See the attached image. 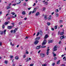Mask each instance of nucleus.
Here are the masks:
<instances>
[{
    "mask_svg": "<svg viewBox=\"0 0 66 66\" xmlns=\"http://www.w3.org/2000/svg\"><path fill=\"white\" fill-rule=\"evenodd\" d=\"M40 57H44L45 56V54L43 53H40Z\"/></svg>",
    "mask_w": 66,
    "mask_h": 66,
    "instance_id": "nucleus-1",
    "label": "nucleus"
},
{
    "mask_svg": "<svg viewBox=\"0 0 66 66\" xmlns=\"http://www.w3.org/2000/svg\"><path fill=\"white\" fill-rule=\"evenodd\" d=\"M47 43V41H46V39H45L43 43H42V45H45Z\"/></svg>",
    "mask_w": 66,
    "mask_h": 66,
    "instance_id": "nucleus-2",
    "label": "nucleus"
},
{
    "mask_svg": "<svg viewBox=\"0 0 66 66\" xmlns=\"http://www.w3.org/2000/svg\"><path fill=\"white\" fill-rule=\"evenodd\" d=\"M57 46H56V45L55 46L54 48L53 51H56V50H57Z\"/></svg>",
    "mask_w": 66,
    "mask_h": 66,
    "instance_id": "nucleus-3",
    "label": "nucleus"
},
{
    "mask_svg": "<svg viewBox=\"0 0 66 66\" xmlns=\"http://www.w3.org/2000/svg\"><path fill=\"white\" fill-rule=\"evenodd\" d=\"M38 42H39L38 40H35V41L34 42V44L35 45H36L38 43Z\"/></svg>",
    "mask_w": 66,
    "mask_h": 66,
    "instance_id": "nucleus-4",
    "label": "nucleus"
},
{
    "mask_svg": "<svg viewBox=\"0 0 66 66\" xmlns=\"http://www.w3.org/2000/svg\"><path fill=\"white\" fill-rule=\"evenodd\" d=\"M65 38L64 37V35H63L62 36L60 37V39L62 40V39H64Z\"/></svg>",
    "mask_w": 66,
    "mask_h": 66,
    "instance_id": "nucleus-5",
    "label": "nucleus"
},
{
    "mask_svg": "<svg viewBox=\"0 0 66 66\" xmlns=\"http://www.w3.org/2000/svg\"><path fill=\"white\" fill-rule=\"evenodd\" d=\"M40 37H37L35 38V40H38L40 39Z\"/></svg>",
    "mask_w": 66,
    "mask_h": 66,
    "instance_id": "nucleus-6",
    "label": "nucleus"
},
{
    "mask_svg": "<svg viewBox=\"0 0 66 66\" xmlns=\"http://www.w3.org/2000/svg\"><path fill=\"white\" fill-rule=\"evenodd\" d=\"M17 30H18V28H15V29L13 31V33H15L16 31H17Z\"/></svg>",
    "mask_w": 66,
    "mask_h": 66,
    "instance_id": "nucleus-7",
    "label": "nucleus"
},
{
    "mask_svg": "<svg viewBox=\"0 0 66 66\" xmlns=\"http://www.w3.org/2000/svg\"><path fill=\"white\" fill-rule=\"evenodd\" d=\"M40 48V45L37 46L36 48L37 49H39Z\"/></svg>",
    "mask_w": 66,
    "mask_h": 66,
    "instance_id": "nucleus-8",
    "label": "nucleus"
},
{
    "mask_svg": "<svg viewBox=\"0 0 66 66\" xmlns=\"http://www.w3.org/2000/svg\"><path fill=\"white\" fill-rule=\"evenodd\" d=\"M36 9L35 8L34 10V11L32 12V13L33 14V13H34V12H36Z\"/></svg>",
    "mask_w": 66,
    "mask_h": 66,
    "instance_id": "nucleus-9",
    "label": "nucleus"
},
{
    "mask_svg": "<svg viewBox=\"0 0 66 66\" xmlns=\"http://www.w3.org/2000/svg\"><path fill=\"white\" fill-rule=\"evenodd\" d=\"M53 42V40H49L48 44H50V43H52Z\"/></svg>",
    "mask_w": 66,
    "mask_h": 66,
    "instance_id": "nucleus-10",
    "label": "nucleus"
},
{
    "mask_svg": "<svg viewBox=\"0 0 66 66\" xmlns=\"http://www.w3.org/2000/svg\"><path fill=\"white\" fill-rule=\"evenodd\" d=\"M12 28V26H8V29H11Z\"/></svg>",
    "mask_w": 66,
    "mask_h": 66,
    "instance_id": "nucleus-11",
    "label": "nucleus"
},
{
    "mask_svg": "<svg viewBox=\"0 0 66 66\" xmlns=\"http://www.w3.org/2000/svg\"><path fill=\"white\" fill-rule=\"evenodd\" d=\"M39 12H37V13L35 15L36 16H38V15H39Z\"/></svg>",
    "mask_w": 66,
    "mask_h": 66,
    "instance_id": "nucleus-12",
    "label": "nucleus"
},
{
    "mask_svg": "<svg viewBox=\"0 0 66 66\" xmlns=\"http://www.w3.org/2000/svg\"><path fill=\"white\" fill-rule=\"evenodd\" d=\"M39 33L40 35H42L43 34V32L41 30L40 31V33Z\"/></svg>",
    "mask_w": 66,
    "mask_h": 66,
    "instance_id": "nucleus-13",
    "label": "nucleus"
},
{
    "mask_svg": "<svg viewBox=\"0 0 66 66\" xmlns=\"http://www.w3.org/2000/svg\"><path fill=\"white\" fill-rule=\"evenodd\" d=\"M48 37V35H46L44 37L45 39H46Z\"/></svg>",
    "mask_w": 66,
    "mask_h": 66,
    "instance_id": "nucleus-14",
    "label": "nucleus"
},
{
    "mask_svg": "<svg viewBox=\"0 0 66 66\" xmlns=\"http://www.w3.org/2000/svg\"><path fill=\"white\" fill-rule=\"evenodd\" d=\"M60 60H59L57 62V63H56L57 64H60Z\"/></svg>",
    "mask_w": 66,
    "mask_h": 66,
    "instance_id": "nucleus-15",
    "label": "nucleus"
},
{
    "mask_svg": "<svg viewBox=\"0 0 66 66\" xmlns=\"http://www.w3.org/2000/svg\"><path fill=\"white\" fill-rule=\"evenodd\" d=\"M22 15H25L26 14V12L25 11H23L22 13Z\"/></svg>",
    "mask_w": 66,
    "mask_h": 66,
    "instance_id": "nucleus-16",
    "label": "nucleus"
},
{
    "mask_svg": "<svg viewBox=\"0 0 66 66\" xmlns=\"http://www.w3.org/2000/svg\"><path fill=\"white\" fill-rule=\"evenodd\" d=\"M44 18L45 20H46L47 19V15H45Z\"/></svg>",
    "mask_w": 66,
    "mask_h": 66,
    "instance_id": "nucleus-17",
    "label": "nucleus"
},
{
    "mask_svg": "<svg viewBox=\"0 0 66 66\" xmlns=\"http://www.w3.org/2000/svg\"><path fill=\"white\" fill-rule=\"evenodd\" d=\"M15 59L16 60H18V59H19V57H18V56H16L15 57Z\"/></svg>",
    "mask_w": 66,
    "mask_h": 66,
    "instance_id": "nucleus-18",
    "label": "nucleus"
},
{
    "mask_svg": "<svg viewBox=\"0 0 66 66\" xmlns=\"http://www.w3.org/2000/svg\"><path fill=\"white\" fill-rule=\"evenodd\" d=\"M62 22H63V21L62 20H61L59 21V23H62Z\"/></svg>",
    "mask_w": 66,
    "mask_h": 66,
    "instance_id": "nucleus-19",
    "label": "nucleus"
},
{
    "mask_svg": "<svg viewBox=\"0 0 66 66\" xmlns=\"http://www.w3.org/2000/svg\"><path fill=\"white\" fill-rule=\"evenodd\" d=\"M45 4L46 5H47L48 4V2H45Z\"/></svg>",
    "mask_w": 66,
    "mask_h": 66,
    "instance_id": "nucleus-20",
    "label": "nucleus"
},
{
    "mask_svg": "<svg viewBox=\"0 0 66 66\" xmlns=\"http://www.w3.org/2000/svg\"><path fill=\"white\" fill-rule=\"evenodd\" d=\"M64 34V32H61L60 33V35H63Z\"/></svg>",
    "mask_w": 66,
    "mask_h": 66,
    "instance_id": "nucleus-21",
    "label": "nucleus"
},
{
    "mask_svg": "<svg viewBox=\"0 0 66 66\" xmlns=\"http://www.w3.org/2000/svg\"><path fill=\"white\" fill-rule=\"evenodd\" d=\"M26 54L25 53L24 54V55L23 56V57L24 58H25V57H26Z\"/></svg>",
    "mask_w": 66,
    "mask_h": 66,
    "instance_id": "nucleus-22",
    "label": "nucleus"
},
{
    "mask_svg": "<svg viewBox=\"0 0 66 66\" xmlns=\"http://www.w3.org/2000/svg\"><path fill=\"white\" fill-rule=\"evenodd\" d=\"M5 25H3V26H2V27L3 29H4V28H5Z\"/></svg>",
    "mask_w": 66,
    "mask_h": 66,
    "instance_id": "nucleus-23",
    "label": "nucleus"
},
{
    "mask_svg": "<svg viewBox=\"0 0 66 66\" xmlns=\"http://www.w3.org/2000/svg\"><path fill=\"white\" fill-rule=\"evenodd\" d=\"M57 26H55L54 27V29H57Z\"/></svg>",
    "mask_w": 66,
    "mask_h": 66,
    "instance_id": "nucleus-24",
    "label": "nucleus"
},
{
    "mask_svg": "<svg viewBox=\"0 0 66 66\" xmlns=\"http://www.w3.org/2000/svg\"><path fill=\"white\" fill-rule=\"evenodd\" d=\"M46 46H42L41 47L42 48H46Z\"/></svg>",
    "mask_w": 66,
    "mask_h": 66,
    "instance_id": "nucleus-25",
    "label": "nucleus"
},
{
    "mask_svg": "<svg viewBox=\"0 0 66 66\" xmlns=\"http://www.w3.org/2000/svg\"><path fill=\"white\" fill-rule=\"evenodd\" d=\"M39 32H38L37 33V34L36 35V36H38V35H39Z\"/></svg>",
    "mask_w": 66,
    "mask_h": 66,
    "instance_id": "nucleus-26",
    "label": "nucleus"
},
{
    "mask_svg": "<svg viewBox=\"0 0 66 66\" xmlns=\"http://www.w3.org/2000/svg\"><path fill=\"white\" fill-rule=\"evenodd\" d=\"M47 66V64H42V66Z\"/></svg>",
    "mask_w": 66,
    "mask_h": 66,
    "instance_id": "nucleus-27",
    "label": "nucleus"
},
{
    "mask_svg": "<svg viewBox=\"0 0 66 66\" xmlns=\"http://www.w3.org/2000/svg\"><path fill=\"white\" fill-rule=\"evenodd\" d=\"M47 24L48 26H50V22H47Z\"/></svg>",
    "mask_w": 66,
    "mask_h": 66,
    "instance_id": "nucleus-28",
    "label": "nucleus"
},
{
    "mask_svg": "<svg viewBox=\"0 0 66 66\" xmlns=\"http://www.w3.org/2000/svg\"><path fill=\"white\" fill-rule=\"evenodd\" d=\"M11 14H13L12 15H14L15 14V13H14V12H12Z\"/></svg>",
    "mask_w": 66,
    "mask_h": 66,
    "instance_id": "nucleus-29",
    "label": "nucleus"
},
{
    "mask_svg": "<svg viewBox=\"0 0 66 66\" xmlns=\"http://www.w3.org/2000/svg\"><path fill=\"white\" fill-rule=\"evenodd\" d=\"M29 61V59L28 58L26 59V62H28Z\"/></svg>",
    "mask_w": 66,
    "mask_h": 66,
    "instance_id": "nucleus-30",
    "label": "nucleus"
},
{
    "mask_svg": "<svg viewBox=\"0 0 66 66\" xmlns=\"http://www.w3.org/2000/svg\"><path fill=\"white\" fill-rule=\"evenodd\" d=\"M5 24L6 25V24H8V22H5Z\"/></svg>",
    "mask_w": 66,
    "mask_h": 66,
    "instance_id": "nucleus-31",
    "label": "nucleus"
},
{
    "mask_svg": "<svg viewBox=\"0 0 66 66\" xmlns=\"http://www.w3.org/2000/svg\"><path fill=\"white\" fill-rule=\"evenodd\" d=\"M0 34L1 35H2L3 34V31H2L0 33Z\"/></svg>",
    "mask_w": 66,
    "mask_h": 66,
    "instance_id": "nucleus-32",
    "label": "nucleus"
},
{
    "mask_svg": "<svg viewBox=\"0 0 66 66\" xmlns=\"http://www.w3.org/2000/svg\"><path fill=\"white\" fill-rule=\"evenodd\" d=\"M8 63V62H7V61H5V63L6 64H7Z\"/></svg>",
    "mask_w": 66,
    "mask_h": 66,
    "instance_id": "nucleus-33",
    "label": "nucleus"
},
{
    "mask_svg": "<svg viewBox=\"0 0 66 66\" xmlns=\"http://www.w3.org/2000/svg\"><path fill=\"white\" fill-rule=\"evenodd\" d=\"M32 11H30V12H29V13H28V15H31V13H32Z\"/></svg>",
    "mask_w": 66,
    "mask_h": 66,
    "instance_id": "nucleus-34",
    "label": "nucleus"
},
{
    "mask_svg": "<svg viewBox=\"0 0 66 66\" xmlns=\"http://www.w3.org/2000/svg\"><path fill=\"white\" fill-rule=\"evenodd\" d=\"M56 12H59V9H56L55 11Z\"/></svg>",
    "mask_w": 66,
    "mask_h": 66,
    "instance_id": "nucleus-35",
    "label": "nucleus"
},
{
    "mask_svg": "<svg viewBox=\"0 0 66 66\" xmlns=\"http://www.w3.org/2000/svg\"><path fill=\"white\" fill-rule=\"evenodd\" d=\"M52 66H54V65H55V63H53L52 64Z\"/></svg>",
    "mask_w": 66,
    "mask_h": 66,
    "instance_id": "nucleus-36",
    "label": "nucleus"
},
{
    "mask_svg": "<svg viewBox=\"0 0 66 66\" xmlns=\"http://www.w3.org/2000/svg\"><path fill=\"white\" fill-rule=\"evenodd\" d=\"M10 7L8 6L7 8V10H9V9H10Z\"/></svg>",
    "mask_w": 66,
    "mask_h": 66,
    "instance_id": "nucleus-37",
    "label": "nucleus"
},
{
    "mask_svg": "<svg viewBox=\"0 0 66 66\" xmlns=\"http://www.w3.org/2000/svg\"><path fill=\"white\" fill-rule=\"evenodd\" d=\"M34 65V64H31L30 65V66H33Z\"/></svg>",
    "mask_w": 66,
    "mask_h": 66,
    "instance_id": "nucleus-38",
    "label": "nucleus"
},
{
    "mask_svg": "<svg viewBox=\"0 0 66 66\" xmlns=\"http://www.w3.org/2000/svg\"><path fill=\"white\" fill-rule=\"evenodd\" d=\"M59 16V14H56V17H58Z\"/></svg>",
    "mask_w": 66,
    "mask_h": 66,
    "instance_id": "nucleus-39",
    "label": "nucleus"
},
{
    "mask_svg": "<svg viewBox=\"0 0 66 66\" xmlns=\"http://www.w3.org/2000/svg\"><path fill=\"white\" fill-rule=\"evenodd\" d=\"M51 30L52 31H54V29L53 28H52L51 29Z\"/></svg>",
    "mask_w": 66,
    "mask_h": 66,
    "instance_id": "nucleus-40",
    "label": "nucleus"
},
{
    "mask_svg": "<svg viewBox=\"0 0 66 66\" xmlns=\"http://www.w3.org/2000/svg\"><path fill=\"white\" fill-rule=\"evenodd\" d=\"M28 38H29V37H28V36H27L25 38V39H28Z\"/></svg>",
    "mask_w": 66,
    "mask_h": 66,
    "instance_id": "nucleus-41",
    "label": "nucleus"
},
{
    "mask_svg": "<svg viewBox=\"0 0 66 66\" xmlns=\"http://www.w3.org/2000/svg\"><path fill=\"white\" fill-rule=\"evenodd\" d=\"M6 30L5 29L4 31V33H5L6 32Z\"/></svg>",
    "mask_w": 66,
    "mask_h": 66,
    "instance_id": "nucleus-42",
    "label": "nucleus"
},
{
    "mask_svg": "<svg viewBox=\"0 0 66 66\" xmlns=\"http://www.w3.org/2000/svg\"><path fill=\"white\" fill-rule=\"evenodd\" d=\"M50 50V49L49 48L47 50V52H49V51Z\"/></svg>",
    "mask_w": 66,
    "mask_h": 66,
    "instance_id": "nucleus-43",
    "label": "nucleus"
},
{
    "mask_svg": "<svg viewBox=\"0 0 66 66\" xmlns=\"http://www.w3.org/2000/svg\"><path fill=\"white\" fill-rule=\"evenodd\" d=\"M48 19H49V20H51V18H48Z\"/></svg>",
    "mask_w": 66,
    "mask_h": 66,
    "instance_id": "nucleus-44",
    "label": "nucleus"
},
{
    "mask_svg": "<svg viewBox=\"0 0 66 66\" xmlns=\"http://www.w3.org/2000/svg\"><path fill=\"white\" fill-rule=\"evenodd\" d=\"M49 52H47L46 53V54H47V55H48V54H49Z\"/></svg>",
    "mask_w": 66,
    "mask_h": 66,
    "instance_id": "nucleus-45",
    "label": "nucleus"
},
{
    "mask_svg": "<svg viewBox=\"0 0 66 66\" xmlns=\"http://www.w3.org/2000/svg\"><path fill=\"white\" fill-rule=\"evenodd\" d=\"M13 57V56H10V58H12Z\"/></svg>",
    "mask_w": 66,
    "mask_h": 66,
    "instance_id": "nucleus-46",
    "label": "nucleus"
},
{
    "mask_svg": "<svg viewBox=\"0 0 66 66\" xmlns=\"http://www.w3.org/2000/svg\"><path fill=\"white\" fill-rule=\"evenodd\" d=\"M46 10V8L45 7H44L43 8V11H45Z\"/></svg>",
    "mask_w": 66,
    "mask_h": 66,
    "instance_id": "nucleus-47",
    "label": "nucleus"
},
{
    "mask_svg": "<svg viewBox=\"0 0 66 66\" xmlns=\"http://www.w3.org/2000/svg\"><path fill=\"white\" fill-rule=\"evenodd\" d=\"M23 5H24V6H26V3H24L23 4Z\"/></svg>",
    "mask_w": 66,
    "mask_h": 66,
    "instance_id": "nucleus-48",
    "label": "nucleus"
},
{
    "mask_svg": "<svg viewBox=\"0 0 66 66\" xmlns=\"http://www.w3.org/2000/svg\"><path fill=\"white\" fill-rule=\"evenodd\" d=\"M61 43H62V42H61V41H60V42L59 43V44H61Z\"/></svg>",
    "mask_w": 66,
    "mask_h": 66,
    "instance_id": "nucleus-49",
    "label": "nucleus"
},
{
    "mask_svg": "<svg viewBox=\"0 0 66 66\" xmlns=\"http://www.w3.org/2000/svg\"><path fill=\"white\" fill-rule=\"evenodd\" d=\"M26 54H29V52L28 51L26 52Z\"/></svg>",
    "mask_w": 66,
    "mask_h": 66,
    "instance_id": "nucleus-50",
    "label": "nucleus"
},
{
    "mask_svg": "<svg viewBox=\"0 0 66 66\" xmlns=\"http://www.w3.org/2000/svg\"><path fill=\"white\" fill-rule=\"evenodd\" d=\"M57 59V58L56 57H55L54 58V60H56Z\"/></svg>",
    "mask_w": 66,
    "mask_h": 66,
    "instance_id": "nucleus-51",
    "label": "nucleus"
},
{
    "mask_svg": "<svg viewBox=\"0 0 66 66\" xmlns=\"http://www.w3.org/2000/svg\"><path fill=\"white\" fill-rule=\"evenodd\" d=\"M2 43L0 42V45L1 46H2Z\"/></svg>",
    "mask_w": 66,
    "mask_h": 66,
    "instance_id": "nucleus-52",
    "label": "nucleus"
},
{
    "mask_svg": "<svg viewBox=\"0 0 66 66\" xmlns=\"http://www.w3.org/2000/svg\"><path fill=\"white\" fill-rule=\"evenodd\" d=\"M16 5V4H13L12 5L13 6H15V5Z\"/></svg>",
    "mask_w": 66,
    "mask_h": 66,
    "instance_id": "nucleus-53",
    "label": "nucleus"
},
{
    "mask_svg": "<svg viewBox=\"0 0 66 66\" xmlns=\"http://www.w3.org/2000/svg\"><path fill=\"white\" fill-rule=\"evenodd\" d=\"M53 55H53L54 56H56V55L55 54H54Z\"/></svg>",
    "mask_w": 66,
    "mask_h": 66,
    "instance_id": "nucleus-54",
    "label": "nucleus"
},
{
    "mask_svg": "<svg viewBox=\"0 0 66 66\" xmlns=\"http://www.w3.org/2000/svg\"><path fill=\"white\" fill-rule=\"evenodd\" d=\"M22 23V22H19V24H21Z\"/></svg>",
    "mask_w": 66,
    "mask_h": 66,
    "instance_id": "nucleus-55",
    "label": "nucleus"
},
{
    "mask_svg": "<svg viewBox=\"0 0 66 66\" xmlns=\"http://www.w3.org/2000/svg\"><path fill=\"white\" fill-rule=\"evenodd\" d=\"M19 45H17V46H16V47L17 48H18L19 47Z\"/></svg>",
    "mask_w": 66,
    "mask_h": 66,
    "instance_id": "nucleus-56",
    "label": "nucleus"
},
{
    "mask_svg": "<svg viewBox=\"0 0 66 66\" xmlns=\"http://www.w3.org/2000/svg\"><path fill=\"white\" fill-rule=\"evenodd\" d=\"M35 5H36V3H34V4L33 5V6H35Z\"/></svg>",
    "mask_w": 66,
    "mask_h": 66,
    "instance_id": "nucleus-57",
    "label": "nucleus"
},
{
    "mask_svg": "<svg viewBox=\"0 0 66 66\" xmlns=\"http://www.w3.org/2000/svg\"><path fill=\"white\" fill-rule=\"evenodd\" d=\"M10 10H9L8 11V13H7L8 14H9V13H10Z\"/></svg>",
    "mask_w": 66,
    "mask_h": 66,
    "instance_id": "nucleus-58",
    "label": "nucleus"
},
{
    "mask_svg": "<svg viewBox=\"0 0 66 66\" xmlns=\"http://www.w3.org/2000/svg\"><path fill=\"white\" fill-rule=\"evenodd\" d=\"M40 51H41V50H39L38 52V53H40Z\"/></svg>",
    "mask_w": 66,
    "mask_h": 66,
    "instance_id": "nucleus-59",
    "label": "nucleus"
},
{
    "mask_svg": "<svg viewBox=\"0 0 66 66\" xmlns=\"http://www.w3.org/2000/svg\"><path fill=\"white\" fill-rule=\"evenodd\" d=\"M30 9H31V8L29 7V8H28V10H30Z\"/></svg>",
    "mask_w": 66,
    "mask_h": 66,
    "instance_id": "nucleus-60",
    "label": "nucleus"
},
{
    "mask_svg": "<svg viewBox=\"0 0 66 66\" xmlns=\"http://www.w3.org/2000/svg\"><path fill=\"white\" fill-rule=\"evenodd\" d=\"M14 23H11V24H12V25H14Z\"/></svg>",
    "mask_w": 66,
    "mask_h": 66,
    "instance_id": "nucleus-61",
    "label": "nucleus"
},
{
    "mask_svg": "<svg viewBox=\"0 0 66 66\" xmlns=\"http://www.w3.org/2000/svg\"><path fill=\"white\" fill-rule=\"evenodd\" d=\"M54 13V12H53L51 14L52 15H53V14Z\"/></svg>",
    "mask_w": 66,
    "mask_h": 66,
    "instance_id": "nucleus-62",
    "label": "nucleus"
},
{
    "mask_svg": "<svg viewBox=\"0 0 66 66\" xmlns=\"http://www.w3.org/2000/svg\"><path fill=\"white\" fill-rule=\"evenodd\" d=\"M13 32V30H11V33H12Z\"/></svg>",
    "mask_w": 66,
    "mask_h": 66,
    "instance_id": "nucleus-63",
    "label": "nucleus"
},
{
    "mask_svg": "<svg viewBox=\"0 0 66 66\" xmlns=\"http://www.w3.org/2000/svg\"><path fill=\"white\" fill-rule=\"evenodd\" d=\"M27 19V18H24V20H26Z\"/></svg>",
    "mask_w": 66,
    "mask_h": 66,
    "instance_id": "nucleus-64",
    "label": "nucleus"
}]
</instances>
